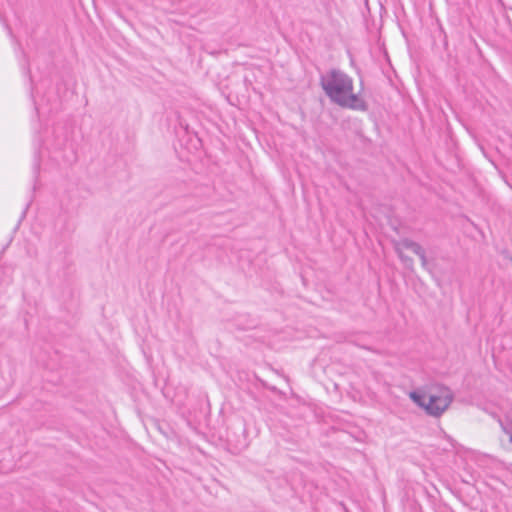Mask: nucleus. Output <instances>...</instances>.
<instances>
[{"instance_id":"obj_1","label":"nucleus","mask_w":512,"mask_h":512,"mask_svg":"<svg viewBox=\"0 0 512 512\" xmlns=\"http://www.w3.org/2000/svg\"><path fill=\"white\" fill-rule=\"evenodd\" d=\"M24 63L21 64L25 73L29 74L31 83V97L34 103L35 111L38 116V126H34V147L35 156L33 164V173L39 174L40 169L50 170L54 167H67L77 160L75 125L72 119L67 118L63 121H53L51 128L45 127L41 130L42 121H52L53 115L62 109V100L54 88L50 86L51 81L48 78H42L35 81L32 75L27 55L24 54Z\"/></svg>"},{"instance_id":"obj_2","label":"nucleus","mask_w":512,"mask_h":512,"mask_svg":"<svg viewBox=\"0 0 512 512\" xmlns=\"http://www.w3.org/2000/svg\"><path fill=\"white\" fill-rule=\"evenodd\" d=\"M320 85L332 103L356 111L368 109L365 100L354 93L352 77L344 71L336 68L327 71L320 76Z\"/></svg>"},{"instance_id":"obj_3","label":"nucleus","mask_w":512,"mask_h":512,"mask_svg":"<svg viewBox=\"0 0 512 512\" xmlns=\"http://www.w3.org/2000/svg\"><path fill=\"white\" fill-rule=\"evenodd\" d=\"M410 399L433 417H440L451 405L454 395L450 388L431 384L409 393Z\"/></svg>"},{"instance_id":"obj_4","label":"nucleus","mask_w":512,"mask_h":512,"mask_svg":"<svg viewBox=\"0 0 512 512\" xmlns=\"http://www.w3.org/2000/svg\"><path fill=\"white\" fill-rule=\"evenodd\" d=\"M402 245H403L404 248L410 250L411 252H413L414 254L419 256V258L421 259L423 265L426 263L425 250L423 249V247L419 243H417V242H415L413 240H410V239H404L402 241Z\"/></svg>"},{"instance_id":"obj_5","label":"nucleus","mask_w":512,"mask_h":512,"mask_svg":"<svg viewBox=\"0 0 512 512\" xmlns=\"http://www.w3.org/2000/svg\"><path fill=\"white\" fill-rule=\"evenodd\" d=\"M505 436L510 444H512V407L506 416V422L500 421Z\"/></svg>"},{"instance_id":"obj_6","label":"nucleus","mask_w":512,"mask_h":512,"mask_svg":"<svg viewBox=\"0 0 512 512\" xmlns=\"http://www.w3.org/2000/svg\"><path fill=\"white\" fill-rule=\"evenodd\" d=\"M242 433H243V435H244V443H243V446H245V447H246V446H248V442L246 441V437H245V434H246V427H245V425H243V427H242Z\"/></svg>"},{"instance_id":"obj_7","label":"nucleus","mask_w":512,"mask_h":512,"mask_svg":"<svg viewBox=\"0 0 512 512\" xmlns=\"http://www.w3.org/2000/svg\"><path fill=\"white\" fill-rule=\"evenodd\" d=\"M28 206H29V204L26 205L24 211L22 212L21 218H24V216L26 214V210L28 209Z\"/></svg>"},{"instance_id":"obj_8","label":"nucleus","mask_w":512,"mask_h":512,"mask_svg":"<svg viewBox=\"0 0 512 512\" xmlns=\"http://www.w3.org/2000/svg\"><path fill=\"white\" fill-rule=\"evenodd\" d=\"M463 482H465L466 484L470 483V481H468V480H463Z\"/></svg>"}]
</instances>
